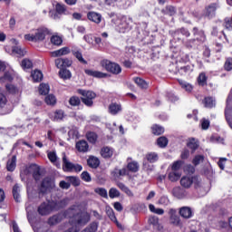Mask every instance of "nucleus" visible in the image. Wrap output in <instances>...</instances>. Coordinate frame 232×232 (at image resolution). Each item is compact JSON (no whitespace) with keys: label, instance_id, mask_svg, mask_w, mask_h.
Wrapping results in <instances>:
<instances>
[{"label":"nucleus","instance_id":"nucleus-17","mask_svg":"<svg viewBox=\"0 0 232 232\" xmlns=\"http://www.w3.org/2000/svg\"><path fill=\"white\" fill-rule=\"evenodd\" d=\"M189 35H190L189 31L185 28L179 29L176 32H174V34H173L174 39H178V41L182 40V36L189 37Z\"/></svg>","mask_w":232,"mask_h":232},{"label":"nucleus","instance_id":"nucleus-63","mask_svg":"<svg viewBox=\"0 0 232 232\" xmlns=\"http://www.w3.org/2000/svg\"><path fill=\"white\" fill-rule=\"evenodd\" d=\"M224 67H225V70L227 72H231V70H232V58H227L226 60Z\"/></svg>","mask_w":232,"mask_h":232},{"label":"nucleus","instance_id":"nucleus-59","mask_svg":"<svg viewBox=\"0 0 232 232\" xmlns=\"http://www.w3.org/2000/svg\"><path fill=\"white\" fill-rule=\"evenodd\" d=\"M81 178H82V180H83L84 182H92V176L88 171H83L81 174Z\"/></svg>","mask_w":232,"mask_h":232},{"label":"nucleus","instance_id":"nucleus-15","mask_svg":"<svg viewBox=\"0 0 232 232\" xmlns=\"http://www.w3.org/2000/svg\"><path fill=\"white\" fill-rule=\"evenodd\" d=\"M84 72L86 75H89L90 77H95L96 79H106V77H108V73L99 71L86 69Z\"/></svg>","mask_w":232,"mask_h":232},{"label":"nucleus","instance_id":"nucleus-52","mask_svg":"<svg viewBox=\"0 0 232 232\" xmlns=\"http://www.w3.org/2000/svg\"><path fill=\"white\" fill-rule=\"evenodd\" d=\"M149 209L151 213H155L156 215H162L164 213V209L155 208V205L150 204Z\"/></svg>","mask_w":232,"mask_h":232},{"label":"nucleus","instance_id":"nucleus-55","mask_svg":"<svg viewBox=\"0 0 232 232\" xmlns=\"http://www.w3.org/2000/svg\"><path fill=\"white\" fill-rule=\"evenodd\" d=\"M13 53H16L18 57H24V54L26 53V52L21 49V47L14 46L13 47Z\"/></svg>","mask_w":232,"mask_h":232},{"label":"nucleus","instance_id":"nucleus-2","mask_svg":"<svg viewBox=\"0 0 232 232\" xmlns=\"http://www.w3.org/2000/svg\"><path fill=\"white\" fill-rule=\"evenodd\" d=\"M63 169L69 173H79L82 171V166L79 164H74L66 158V154H63Z\"/></svg>","mask_w":232,"mask_h":232},{"label":"nucleus","instance_id":"nucleus-30","mask_svg":"<svg viewBox=\"0 0 232 232\" xmlns=\"http://www.w3.org/2000/svg\"><path fill=\"white\" fill-rule=\"evenodd\" d=\"M101 155L103 159H111V157H113V150L110 147H104L102 149Z\"/></svg>","mask_w":232,"mask_h":232},{"label":"nucleus","instance_id":"nucleus-32","mask_svg":"<svg viewBox=\"0 0 232 232\" xmlns=\"http://www.w3.org/2000/svg\"><path fill=\"white\" fill-rule=\"evenodd\" d=\"M63 119H64V111L63 110H58L54 111L53 115L52 116V120L56 122L59 121H63Z\"/></svg>","mask_w":232,"mask_h":232},{"label":"nucleus","instance_id":"nucleus-61","mask_svg":"<svg viewBox=\"0 0 232 232\" xmlns=\"http://www.w3.org/2000/svg\"><path fill=\"white\" fill-rule=\"evenodd\" d=\"M181 167H182V161L178 160L172 164L171 170L172 171H180Z\"/></svg>","mask_w":232,"mask_h":232},{"label":"nucleus","instance_id":"nucleus-47","mask_svg":"<svg viewBox=\"0 0 232 232\" xmlns=\"http://www.w3.org/2000/svg\"><path fill=\"white\" fill-rule=\"evenodd\" d=\"M153 135H162L164 133V128L160 125H154L151 128Z\"/></svg>","mask_w":232,"mask_h":232},{"label":"nucleus","instance_id":"nucleus-9","mask_svg":"<svg viewBox=\"0 0 232 232\" xmlns=\"http://www.w3.org/2000/svg\"><path fill=\"white\" fill-rule=\"evenodd\" d=\"M133 20L130 17L122 16L118 24L117 30L120 34H125L127 30H130V23H132Z\"/></svg>","mask_w":232,"mask_h":232},{"label":"nucleus","instance_id":"nucleus-24","mask_svg":"<svg viewBox=\"0 0 232 232\" xmlns=\"http://www.w3.org/2000/svg\"><path fill=\"white\" fill-rule=\"evenodd\" d=\"M172 195L176 198H184V197H186V191L182 189L180 187H175L172 189Z\"/></svg>","mask_w":232,"mask_h":232},{"label":"nucleus","instance_id":"nucleus-40","mask_svg":"<svg viewBox=\"0 0 232 232\" xmlns=\"http://www.w3.org/2000/svg\"><path fill=\"white\" fill-rule=\"evenodd\" d=\"M72 55H74V57H76V59L82 63V64H87L88 62H86V60H84V58L82 57V53H81V51H75L72 50Z\"/></svg>","mask_w":232,"mask_h":232},{"label":"nucleus","instance_id":"nucleus-26","mask_svg":"<svg viewBox=\"0 0 232 232\" xmlns=\"http://www.w3.org/2000/svg\"><path fill=\"white\" fill-rule=\"evenodd\" d=\"M14 81V71L5 72L0 78V82H12Z\"/></svg>","mask_w":232,"mask_h":232},{"label":"nucleus","instance_id":"nucleus-14","mask_svg":"<svg viewBox=\"0 0 232 232\" xmlns=\"http://www.w3.org/2000/svg\"><path fill=\"white\" fill-rule=\"evenodd\" d=\"M52 202L54 211H59V209H63V208H66V206L70 204V198H64L59 201L53 200Z\"/></svg>","mask_w":232,"mask_h":232},{"label":"nucleus","instance_id":"nucleus-13","mask_svg":"<svg viewBox=\"0 0 232 232\" xmlns=\"http://www.w3.org/2000/svg\"><path fill=\"white\" fill-rule=\"evenodd\" d=\"M129 173H130V170H128V169L126 168H122V169L115 168L111 171V176L114 179H122V177H126V175H129Z\"/></svg>","mask_w":232,"mask_h":232},{"label":"nucleus","instance_id":"nucleus-7","mask_svg":"<svg viewBox=\"0 0 232 232\" xmlns=\"http://www.w3.org/2000/svg\"><path fill=\"white\" fill-rule=\"evenodd\" d=\"M200 182L201 180L197 176H194V177L185 176V177H182L180 179V185L186 188H191L192 184H194L195 188H199Z\"/></svg>","mask_w":232,"mask_h":232},{"label":"nucleus","instance_id":"nucleus-64","mask_svg":"<svg viewBox=\"0 0 232 232\" xmlns=\"http://www.w3.org/2000/svg\"><path fill=\"white\" fill-rule=\"evenodd\" d=\"M159 204L161 206H168L169 204V198L166 196H162L159 200Z\"/></svg>","mask_w":232,"mask_h":232},{"label":"nucleus","instance_id":"nucleus-36","mask_svg":"<svg viewBox=\"0 0 232 232\" xmlns=\"http://www.w3.org/2000/svg\"><path fill=\"white\" fill-rule=\"evenodd\" d=\"M146 159L148 162L153 164L157 162V160H159V154H157L156 152H150L146 155Z\"/></svg>","mask_w":232,"mask_h":232},{"label":"nucleus","instance_id":"nucleus-20","mask_svg":"<svg viewBox=\"0 0 232 232\" xmlns=\"http://www.w3.org/2000/svg\"><path fill=\"white\" fill-rule=\"evenodd\" d=\"M63 218H64V214L54 215L49 218L48 224L49 226H55L56 224H59V222H62Z\"/></svg>","mask_w":232,"mask_h":232},{"label":"nucleus","instance_id":"nucleus-19","mask_svg":"<svg viewBox=\"0 0 232 232\" xmlns=\"http://www.w3.org/2000/svg\"><path fill=\"white\" fill-rule=\"evenodd\" d=\"M72 50L70 47H63L52 53V57H63V55H68Z\"/></svg>","mask_w":232,"mask_h":232},{"label":"nucleus","instance_id":"nucleus-10","mask_svg":"<svg viewBox=\"0 0 232 232\" xmlns=\"http://www.w3.org/2000/svg\"><path fill=\"white\" fill-rule=\"evenodd\" d=\"M218 8V3H212L205 8V17L208 19H213L217 15V10Z\"/></svg>","mask_w":232,"mask_h":232},{"label":"nucleus","instance_id":"nucleus-37","mask_svg":"<svg viewBox=\"0 0 232 232\" xmlns=\"http://www.w3.org/2000/svg\"><path fill=\"white\" fill-rule=\"evenodd\" d=\"M59 76L61 79H72V72L68 69H61L59 72Z\"/></svg>","mask_w":232,"mask_h":232},{"label":"nucleus","instance_id":"nucleus-49","mask_svg":"<svg viewBox=\"0 0 232 232\" xmlns=\"http://www.w3.org/2000/svg\"><path fill=\"white\" fill-rule=\"evenodd\" d=\"M157 144L160 148H166L168 146V138L161 136L157 140Z\"/></svg>","mask_w":232,"mask_h":232},{"label":"nucleus","instance_id":"nucleus-25","mask_svg":"<svg viewBox=\"0 0 232 232\" xmlns=\"http://www.w3.org/2000/svg\"><path fill=\"white\" fill-rule=\"evenodd\" d=\"M21 186L19 184H15L13 187V196L15 202H21Z\"/></svg>","mask_w":232,"mask_h":232},{"label":"nucleus","instance_id":"nucleus-3","mask_svg":"<svg viewBox=\"0 0 232 232\" xmlns=\"http://www.w3.org/2000/svg\"><path fill=\"white\" fill-rule=\"evenodd\" d=\"M193 35L195 39H190L186 43L187 48H193L198 43H204L206 41V34H204V31L198 30L197 27L193 28Z\"/></svg>","mask_w":232,"mask_h":232},{"label":"nucleus","instance_id":"nucleus-6","mask_svg":"<svg viewBox=\"0 0 232 232\" xmlns=\"http://www.w3.org/2000/svg\"><path fill=\"white\" fill-rule=\"evenodd\" d=\"M53 211H55L53 201H44L37 208L38 215H41V217H46L50 215Z\"/></svg>","mask_w":232,"mask_h":232},{"label":"nucleus","instance_id":"nucleus-45","mask_svg":"<svg viewBox=\"0 0 232 232\" xmlns=\"http://www.w3.org/2000/svg\"><path fill=\"white\" fill-rule=\"evenodd\" d=\"M51 43L54 44V46H61V44H63V38L59 35H53L51 37Z\"/></svg>","mask_w":232,"mask_h":232},{"label":"nucleus","instance_id":"nucleus-23","mask_svg":"<svg viewBox=\"0 0 232 232\" xmlns=\"http://www.w3.org/2000/svg\"><path fill=\"white\" fill-rule=\"evenodd\" d=\"M90 146L88 145V142L86 140H80L76 143V150L80 151L81 153H86L88 151Z\"/></svg>","mask_w":232,"mask_h":232},{"label":"nucleus","instance_id":"nucleus-53","mask_svg":"<svg viewBox=\"0 0 232 232\" xmlns=\"http://www.w3.org/2000/svg\"><path fill=\"white\" fill-rule=\"evenodd\" d=\"M94 191L95 193L100 195V197H102L103 198H108V190H106V188H95Z\"/></svg>","mask_w":232,"mask_h":232},{"label":"nucleus","instance_id":"nucleus-1","mask_svg":"<svg viewBox=\"0 0 232 232\" xmlns=\"http://www.w3.org/2000/svg\"><path fill=\"white\" fill-rule=\"evenodd\" d=\"M55 188V182L53 179L50 178H45L43 179L41 186L37 190L35 189H27V196L29 200H34V198H42L44 197L45 193H48V191H52Z\"/></svg>","mask_w":232,"mask_h":232},{"label":"nucleus","instance_id":"nucleus-57","mask_svg":"<svg viewBox=\"0 0 232 232\" xmlns=\"http://www.w3.org/2000/svg\"><path fill=\"white\" fill-rule=\"evenodd\" d=\"M69 104H71V106H79V104H81V99L77 96H72L69 100Z\"/></svg>","mask_w":232,"mask_h":232},{"label":"nucleus","instance_id":"nucleus-56","mask_svg":"<svg viewBox=\"0 0 232 232\" xmlns=\"http://www.w3.org/2000/svg\"><path fill=\"white\" fill-rule=\"evenodd\" d=\"M207 82H208V77L206 76V73L201 72L198 78V84H200V86H204V84H206Z\"/></svg>","mask_w":232,"mask_h":232},{"label":"nucleus","instance_id":"nucleus-41","mask_svg":"<svg viewBox=\"0 0 232 232\" xmlns=\"http://www.w3.org/2000/svg\"><path fill=\"white\" fill-rule=\"evenodd\" d=\"M127 169L132 173H137L139 171V163L137 161L128 163Z\"/></svg>","mask_w":232,"mask_h":232},{"label":"nucleus","instance_id":"nucleus-35","mask_svg":"<svg viewBox=\"0 0 232 232\" xmlns=\"http://www.w3.org/2000/svg\"><path fill=\"white\" fill-rule=\"evenodd\" d=\"M40 95H48L50 93V85L46 83H41L39 86Z\"/></svg>","mask_w":232,"mask_h":232},{"label":"nucleus","instance_id":"nucleus-54","mask_svg":"<svg viewBox=\"0 0 232 232\" xmlns=\"http://www.w3.org/2000/svg\"><path fill=\"white\" fill-rule=\"evenodd\" d=\"M205 108H213L215 106V100L211 97H207L204 99Z\"/></svg>","mask_w":232,"mask_h":232},{"label":"nucleus","instance_id":"nucleus-5","mask_svg":"<svg viewBox=\"0 0 232 232\" xmlns=\"http://www.w3.org/2000/svg\"><path fill=\"white\" fill-rule=\"evenodd\" d=\"M101 66H102V68H105L107 72H110L111 73H114V75H119V73L122 72L121 65L113 62H111L110 60H102L101 62Z\"/></svg>","mask_w":232,"mask_h":232},{"label":"nucleus","instance_id":"nucleus-51","mask_svg":"<svg viewBox=\"0 0 232 232\" xmlns=\"http://www.w3.org/2000/svg\"><path fill=\"white\" fill-rule=\"evenodd\" d=\"M86 137L87 140H89L91 144H95V142H97V134L95 132H88Z\"/></svg>","mask_w":232,"mask_h":232},{"label":"nucleus","instance_id":"nucleus-31","mask_svg":"<svg viewBox=\"0 0 232 232\" xmlns=\"http://www.w3.org/2000/svg\"><path fill=\"white\" fill-rule=\"evenodd\" d=\"M31 77L34 82H41V81H43V72L39 70H35L31 73Z\"/></svg>","mask_w":232,"mask_h":232},{"label":"nucleus","instance_id":"nucleus-16","mask_svg":"<svg viewBox=\"0 0 232 232\" xmlns=\"http://www.w3.org/2000/svg\"><path fill=\"white\" fill-rule=\"evenodd\" d=\"M170 224L173 226H180V218L177 216V210L170 208L169 211Z\"/></svg>","mask_w":232,"mask_h":232},{"label":"nucleus","instance_id":"nucleus-12","mask_svg":"<svg viewBox=\"0 0 232 232\" xmlns=\"http://www.w3.org/2000/svg\"><path fill=\"white\" fill-rule=\"evenodd\" d=\"M73 62L68 58H58L55 60L56 68H70Z\"/></svg>","mask_w":232,"mask_h":232},{"label":"nucleus","instance_id":"nucleus-39","mask_svg":"<svg viewBox=\"0 0 232 232\" xmlns=\"http://www.w3.org/2000/svg\"><path fill=\"white\" fill-rule=\"evenodd\" d=\"M45 102L48 106H55L57 103V98H55V95L53 94H49L45 97Z\"/></svg>","mask_w":232,"mask_h":232},{"label":"nucleus","instance_id":"nucleus-27","mask_svg":"<svg viewBox=\"0 0 232 232\" xmlns=\"http://www.w3.org/2000/svg\"><path fill=\"white\" fill-rule=\"evenodd\" d=\"M122 111V107L121 106V104L118 103H111L109 106V112L111 115H117V113H119V111Z\"/></svg>","mask_w":232,"mask_h":232},{"label":"nucleus","instance_id":"nucleus-4","mask_svg":"<svg viewBox=\"0 0 232 232\" xmlns=\"http://www.w3.org/2000/svg\"><path fill=\"white\" fill-rule=\"evenodd\" d=\"M78 93L82 95V102L85 104V106L92 107L93 106V99L97 97V94L92 91H84V90H78Z\"/></svg>","mask_w":232,"mask_h":232},{"label":"nucleus","instance_id":"nucleus-33","mask_svg":"<svg viewBox=\"0 0 232 232\" xmlns=\"http://www.w3.org/2000/svg\"><path fill=\"white\" fill-rule=\"evenodd\" d=\"M117 186L119 187V188L123 191V193L127 194L128 197H133V192L131 191V189H130V188H128L127 186L124 185V183L122 182H118Z\"/></svg>","mask_w":232,"mask_h":232},{"label":"nucleus","instance_id":"nucleus-34","mask_svg":"<svg viewBox=\"0 0 232 232\" xmlns=\"http://www.w3.org/2000/svg\"><path fill=\"white\" fill-rule=\"evenodd\" d=\"M134 82L142 90L148 89V82L142 78H134Z\"/></svg>","mask_w":232,"mask_h":232},{"label":"nucleus","instance_id":"nucleus-22","mask_svg":"<svg viewBox=\"0 0 232 232\" xmlns=\"http://www.w3.org/2000/svg\"><path fill=\"white\" fill-rule=\"evenodd\" d=\"M87 164L90 168H92L95 169L99 168V166L101 165V160H99V158H97L95 156H91L87 160Z\"/></svg>","mask_w":232,"mask_h":232},{"label":"nucleus","instance_id":"nucleus-58","mask_svg":"<svg viewBox=\"0 0 232 232\" xmlns=\"http://www.w3.org/2000/svg\"><path fill=\"white\" fill-rule=\"evenodd\" d=\"M201 162H204L203 155H197L192 160V164H194V166H198V164H201Z\"/></svg>","mask_w":232,"mask_h":232},{"label":"nucleus","instance_id":"nucleus-44","mask_svg":"<svg viewBox=\"0 0 232 232\" xmlns=\"http://www.w3.org/2000/svg\"><path fill=\"white\" fill-rule=\"evenodd\" d=\"M162 13L165 14L166 15H175V14H177V9L172 5H169L162 10Z\"/></svg>","mask_w":232,"mask_h":232},{"label":"nucleus","instance_id":"nucleus-29","mask_svg":"<svg viewBox=\"0 0 232 232\" xmlns=\"http://www.w3.org/2000/svg\"><path fill=\"white\" fill-rule=\"evenodd\" d=\"M168 177H169V180H170V182H177V180H179V179H180V177H182V172L171 170L169 173Z\"/></svg>","mask_w":232,"mask_h":232},{"label":"nucleus","instance_id":"nucleus-48","mask_svg":"<svg viewBox=\"0 0 232 232\" xmlns=\"http://www.w3.org/2000/svg\"><path fill=\"white\" fill-rule=\"evenodd\" d=\"M109 197L110 198H118V197H121V192L119 191V189L111 188L109 190Z\"/></svg>","mask_w":232,"mask_h":232},{"label":"nucleus","instance_id":"nucleus-38","mask_svg":"<svg viewBox=\"0 0 232 232\" xmlns=\"http://www.w3.org/2000/svg\"><path fill=\"white\" fill-rule=\"evenodd\" d=\"M106 215L111 222H117V217H115V212L111 207H106Z\"/></svg>","mask_w":232,"mask_h":232},{"label":"nucleus","instance_id":"nucleus-50","mask_svg":"<svg viewBox=\"0 0 232 232\" xmlns=\"http://www.w3.org/2000/svg\"><path fill=\"white\" fill-rule=\"evenodd\" d=\"M21 66L24 70H30V68L34 66V63L29 59H24L22 61Z\"/></svg>","mask_w":232,"mask_h":232},{"label":"nucleus","instance_id":"nucleus-46","mask_svg":"<svg viewBox=\"0 0 232 232\" xmlns=\"http://www.w3.org/2000/svg\"><path fill=\"white\" fill-rule=\"evenodd\" d=\"M33 177L34 180H41L43 179V173L41 172V168L35 167L33 172Z\"/></svg>","mask_w":232,"mask_h":232},{"label":"nucleus","instance_id":"nucleus-43","mask_svg":"<svg viewBox=\"0 0 232 232\" xmlns=\"http://www.w3.org/2000/svg\"><path fill=\"white\" fill-rule=\"evenodd\" d=\"M179 82L181 86V88H183V90H185L186 92H192L193 91V85L189 84L188 82L183 81V80H179Z\"/></svg>","mask_w":232,"mask_h":232},{"label":"nucleus","instance_id":"nucleus-42","mask_svg":"<svg viewBox=\"0 0 232 232\" xmlns=\"http://www.w3.org/2000/svg\"><path fill=\"white\" fill-rule=\"evenodd\" d=\"M188 148L189 150H192V151H195L198 148V141L195 140V138H192L188 140L187 143Z\"/></svg>","mask_w":232,"mask_h":232},{"label":"nucleus","instance_id":"nucleus-11","mask_svg":"<svg viewBox=\"0 0 232 232\" xmlns=\"http://www.w3.org/2000/svg\"><path fill=\"white\" fill-rule=\"evenodd\" d=\"M49 34H50V31H48V29L44 27L36 29L34 31V37L36 39V43L44 41V39H46V35H48Z\"/></svg>","mask_w":232,"mask_h":232},{"label":"nucleus","instance_id":"nucleus-62","mask_svg":"<svg viewBox=\"0 0 232 232\" xmlns=\"http://www.w3.org/2000/svg\"><path fill=\"white\" fill-rule=\"evenodd\" d=\"M179 72L183 75V73H189V72H193V68H191V66L189 65H187V66L180 67Z\"/></svg>","mask_w":232,"mask_h":232},{"label":"nucleus","instance_id":"nucleus-8","mask_svg":"<svg viewBox=\"0 0 232 232\" xmlns=\"http://www.w3.org/2000/svg\"><path fill=\"white\" fill-rule=\"evenodd\" d=\"M12 111V106L8 104L6 96L0 92V115H6Z\"/></svg>","mask_w":232,"mask_h":232},{"label":"nucleus","instance_id":"nucleus-21","mask_svg":"<svg viewBox=\"0 0 232 232\" xmlns=\"http://www.w3.org/2000/svg\"><path fill=\"white\" fill-rule=\"evenodd\" d=\"M179 215L183 217V218H191L193 217V210L189 207H182L179 209Z\"/></svg>","mask_w":232,"mask_h":232},{"label":"nucleus","instance_id":"nucleus-60","mask_svg":"<svg viewBox=\"0 0 232 232\" xmlns=\"http://www.w3.org/2000/svg\"><path fill=\"white\" fill-rule=\"evenodd\" d=\"M47 157L53 164H55L57 162V154L54 151L48 152Z\"/></svg>","mask_w":232,"mask_h":232},{"label":"nucleus","instance_id":"nucleus-28","mask_svg":"<svg viewBox=\"0 0 232 232\" xmlns=\"http://www.w3.org/2000/svg\"><path fill=\"white\" fill-rule=\"evenodd\" d=\"M17 166V157L13 156L8 161H7V171H14L15 169V167Z\"/></svg>","mask_w":232,"mask_h":232},{"label":"nucleus","instance_id":"nucleus-18","mask_svg":"<svg viewBox=\"0 0 232 232\" xmlns=\"http://www.w3.org/2000/svg\"><path fill=\"white\" fill-rule=\"evenodd\" d=\"M87 19H89V21H92V23H95L96 24H99L101 21H102V15L96 12H89L87 14Z\"/></svg>","mask_w":232,"mask_h":232}]
</instances>
